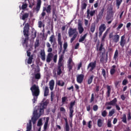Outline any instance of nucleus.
Instances as JSON below:
<instances>
[{"mask_svg": "<svg viewBox=\"0 0 131 131\" xmlns=\"http://www.w3.org/2000/svg\"><path fill=\"white\" fill-rule=\"evenodd\" d=\"M114 113H115V111H114V109H113L109 112L108 116H112Z\"/></svg>", "mask_w": 131, "mask_h": 131, "instance_id": "nucleus-49", "label": "nucleus"}, {"mask_svg": "<svg viewBox=\"0 0 131 131\" xmlns=\"http://www.w3.org/2000/svg\"><path fill=\"white\" fill-rule=\"evenodd\" d=\"M121 3H122V0H116V6L118 9H119L120 5H121Z\"/></svg>", "mask_w": 131, "mask_h": 131, "instance_id": "nucleus-38", "label": "nucleus"}, {"mask_svg": "<svg viewBox=\"0 0 131 131\" xmlns=\"http://www.w3.org/2000/svg\"><path fill=\"white\" fill-rule=\"evenodd\" d=\"M97 65V61H94V62H90L87 67V69H89L90 67L91 68H96V66Z\"/></svg>", "mask_w": 131, "mask_h": 131, "instance_id": "nucleus-17", "label": "nucleus"}, {"mask_svg": "<svg viewBox=\"0 0 131 131\" xmlns=\"http://www.w3.org/2000/svg\"><path fill=\"white\" fill-rule=\"evenodd\" d=\"M87 18H88L89 19H90V18H91V15H90V9H87Z\"/></svg>", "mask_w": 131, "mask_h": 131, "instance_id": "nucleus-61", "label": "nucleus"}, {"mask_svg": "<svg viewBox=\"0 0 131 131\" xmlns=\"http://www.w3.org/2000/svg\"><path fill=\"white\" fill-rule=\"evenodd\" d=\"M106 30V25L105 24H101L99 28V37H101L103 33Z\"/></svg>", "mask_w": 131, "mask_h": 131, "instance_id": "nucleus-9", "label": "nucleus"}, {"mask_svg": "<svg viewBox=\"0 0 131 131\" xmlns=\"http://www.w3.org/2000/svg\"><path fill=\"white\" fill-rule=\"evenodd\" d=\"M126 45V40L125 39V35H122L121 37V39L120 41V46L121 48H124V46Z\"/></svg>", "mask_w": 131, "mask_h": 131, "instance_id": "nucleus-11", "label": "nucleus"}, {"mask_svg": "<svg viewBox=\"0 0 131 131\" xmlns=\"http://www.w3.org/2000/svg\"><path fill=\"white\" fill-rule=\"evenodd\" d=\"M119 83H120V81H116L115 82V85L116 87H117V85H118V84H119Z\"/></svg>", "mask_w": 131, "mask_h": 131, "instance_id": "nucleus-64", "label": "nucleus"}, {"mask_svg": "<svg viewBox=\"0 0 131 131\" xmlns=\"http://www.w3.org/2000/svg\"><path fill=\"white\" fill-rule=\"evenodd\" d=\"M122 119V121L124 122V123H127V121H126V115H125V114H123Z\"/></svg>", "mask_w": 131, "mask_h": 131, "instance_id": "nucleus-39", "label": "nucleus"}, {"mask_svg": "<svg viewBox=\"0 0 131 131\" xmlns=\"http://www.w3.org/2000/svg\"><path fill=\"white\" fill-rule=\"evenodd\" d=\"M70 110V113H69V115H70V118H73V113H74V110H73V108H69Z\"/></svg>", "mask_w": 131, "mask_h": 131, "instance_id": "nucleus-37", "label": "nucleus"}, {"mask_svg": "<svg viewBox=\"0 0 131 131\" xmlns=\"http://www.w3.org/2000/svg\"><path fill=\"white\" fill-rule=\"evenodd\" d=\"M55 86V81L54 80H51L49 82V89L51 91L54 90V86Z\"/></svg>", "mask_w": 131, "mask_h": 131, "instance_id": "nucleus-20", "label": "nucleus"}, {"mask_svg": "<svg viewBox=\"0 0 131 131\" xmlns=\"http://www.w3.org/2000/svg\"><path fill=\"white\" fill-rule=\"evenodd\" d=\"M108 37L111 41L115 43H117L119 41V39H120V36L117 34L113 35V32L110 33Z\"/></svg>", "mask_w": 131, "mask_h": 131, "instance_id": "nucleus-5", "label": "nucleus"}, {"mask_svg": "<svg viewBox=\"0 0 131 131\" xmlns=\"http://www.w3.org/2000/svg\"><path fill=\"white\" fill-rule=\"evenodd\" d=\"M93 110L94 111H97L98 109H99V107L97 105V104L93 106Z\"/></svg>", "mask_w": 131, "mask_h": 131, "instance_id": "nucleus-59", "label": "nucleus"}, {"mask_svg": "<svg viewBox=\"0 0 131 131\" xmlns=\"http://www.w3.org/2000/svg\"><path fill=\"white\" fill-rule=\"evenodd\" d=\"M96 30V24L95 23H92L91 26L90 31L92 33H94Z\"/></svg>", "mask_w": 131, "mask_h": 131, "instance_id": "nucleus-28", "label": "nucleus"}, {"mask_svg": "<svg viewBox=\"0 0 131 131\" xmlns=\"http://www.w3.org/2000/svg\"><path fill=\"white\" fill-rule=\"evenodd\" d=\"M50 120V118L47 117L46 122L44 124L43 128L44 130H47V129L48 128V124H49V121Z\"/></svg>", "mask_w": 131, "mask_h": 131, "instance_id": "nucleus-23", "label": "nucleus"}, {"mask_svg": "<svg viewBox=\"0 0 131 131\" xmlns=\"http://www.w3.org/2000/svg\"><path fill=\"white\" fill-rule=\"evenodd\" d=\"M116 72V70L114 69H111L110 70V74L111 75H113L114 73Z\"/></svg>", "mask_w": 131, "mask_h": 131, "instance_id": "nucleus-52", "label": "nucleus"}, {"mask_svg": "<svg viewBox=\"0 0 131 131\" xmlns=\"http://www.w3.org/2000/svg\"><path fill=\"white\" fill-rule=\"evenodd\" d=\"M75 105V100L73 102H71L70 106L69 108L73 109V107Z\"/></svg>", "mask_w": 131, "mask_h": 131, "instance_id": "nucleus-45", "label": "nucleus"}, {"mask_svg": "<svg viewBox=\"0 0 131 131\" xmlns=\"http://www.w3.org/2000/svg\"><path fill=\"white\" fill-rule=\"evenodd\" d=\"M29 17V13H25L21 16V20H25Z\"/></svg>", "mask_w": 131, "mask_h": 131, "instance_id": "nucleus-33", "label": "nucleus"}, {"mask_svg": "<svg viewBox=\"0 0 131 131\" xmlns=\"http://www.w3.org/2000/svg\"><path fill=\"white\" fill-rule=\"evenodd\" d=\"M78 34V33H77V29L76 28H70L69 30V35L70 36V37H71V36L73 37L71 39V43H72V42H73V41H74V40L75 39V38H76V37H77V35Z\"/></svg>", "mask_w": 131, "mask_h": 131, "instance_id": "nucleus-4", "label": "nucleus"}, {"mask_svg": "<svg viewBox=\"0 0 131 131\" xmlns=\"http://www.w3.org/2000/svg\"><path fill=\"white\" fill-rule=\"evenodd\" d=\"M29 27L30 25L28 23H26L24 27V35L26 37L25 38L24 42L23 44L26 45V48H28V39H29Z\"/></svg>", "mask_w": 131, "mask_h": 131, "instance_id": "nucleus-3", "label": "nucleus"}, {"mask_svg": "<svg viewBox=\"0 0 131 131\" xmlns=\"http://www.w3.org/2000/svg\"><path fill=\"white\" fill-rule=\"evenodd\" d=\"M96 12H97V10H96L91 11V10H90V9H89V14L90 15V16L91 17L94 16V15H95V14H96Z\"/></svg>", "mask_w": 131, "mask_h": 131, "instance_id": "nucleus-41", "label": "nucleus"}, {"mask_svg": "<svg viewBox=\"0 0 131 131\" xmlns=\"http://www.w3.org/2000/svg\"><path fill=\"white\" fill-rule=\"evenodd\" d=\"M52 11V6L48 5L47 7H43V10L41 14L42 17H45L46 14H51V12ZM47 12V13H46Z\"/></svg>", "mask_w": 131, "mask_h": 131, "instance_id": "nucleus-6", "label": "nucleus"}, {"mask_svg": "<svg viewBox=\"0 0 131 131\" xmlns=\"http://www.w3.org/2000/svg\"><path fill=\"white\" fill-rule=\"evenodd\" d=\"M74 65L75 64L73 60H72V58L70 57L68 61V68L69 69V71L72 70V68H73Z\"/></svg>", "mask_w": 131, "mask_h": 131, "instance_id": "nucleus-8", "label": "nucleus"}, {"mask_svg": "<svg viewBox=\"0 0 131 131\" xmlns=\"http://www.w3.org/2000/svg\"><path fill=\"white\" fill-rule=\"evenodd\" d=\"M117 103V98H115L110 102H106L105 106H115Z\"/></svg>", "mask_w": 131, "mask_h": 131, "instance_id": "nucleus-12", "label": "nucleus"}, {"mask_svg": "<svg viewBox=\"0 0 131 131\" xmlns=\"http://www.w3.org/2000/svg\"><path fill=\"white\" fill-rule=\"evenodd\" d=\"M88 5L86 4V3H83L81 5V10H85V9H86V6Z\"/></svg>", "mask_w": 131, "mask_h": 131, "instance_id": "nucleus-51", "label": "nucleus"}, {"mask_svg": "<svg viewBox=\"0 0 131 131\" xmlns=\"http://www.w3.org/2000/svg\"><path fill=\"white\" fill-rule=\"evenodd\" d=\"M64 69V66H58L57 69V75H61L62 74V70Z\"/></svg>", "mask_w": 131, "mask_h": 131, "instance_id": "nucleus-16", "label": "nucleus"}, {"mask_svg": "<svg viewBox=\"0 0 131 131\" xmlns=\"http://www.w3.org/2000/svg\"><path fill=\"white\" fill-rule=\"evenodd\" d=\"M40 55L42 61H46V53L45 52V51L41 50Z\"/></svg>", "mask_w": 131, "mask_h": 131, "instance_id": "nucleus-25", "label": "nucleus"}, {"mask_svg": "<svg viewBox=\"0 0 131 131\" xmlns=\"http://www.w3.org/2000/svg\"><path fill=\"white\" fill-rule=\"evenodd\" d=\"M63 55H61L59 56V60H58V65L60 66H64V63L62 62L63 61Z\"/></svg>", "mask_w": 131, "mask_h": 131, "instance_id": "nucleus-22", "label": "nucleus"}, {"mask_svg": "<svg viewBox=\"0 0 131 131\" xmlns=\"http://www.w3.org/2000/svg\"><path fill=\"white\" fill-rule=\"evenodd\" d=\"M35 79H40V74L38 73L35 74Z\"/></svg>", "mask_w": 131, "mask_h": 131, "instance_id": "nucleus-46", "label": "nucleus"}, {"mask_svg": "<svg viewBox=\"0 0 131 131\" xmlns=\"http://www.w3.org/2000/svg\"><path fill=\"white\" fill-rule=\"evenodd\" d=\"M54 97H55V94L53 92H51V101L53 102L54 101Z\"/></svg>", "mask_w": 131, "mask_h": 131, "instance_id": "nucleus-47", "label": "nucleus"}, {"mask_svg": "<svg viewBox=\"0 0 131 131\" xmlns=\"http://www.w3.org/2000/svg\"><path fill=\"white\" fill-rule=\"evenodd\" d=\"M106 89L107 90L106 95L107 97H110V94H111V86L110 85H107L106 86Z\"/></svg>", "mask_w": 131, "mask_h": 131, "instance_id": "nucleus-27", "label": "nucleus"}, {"mask_svg": "<svg viewBox=\"0 0 131 131\" xmlns=\"http://www.w3.org/2000/svg\"><path fill=\"white\" fill-rule=\"evenodd\" d=\"M101 115L103 117H106V116H107V112L106 111H103L102 112Z\"/></svg>", "mask_w": 131, "mask_h": 131, "instance_id": "nucleus-56", "label": "nucleus"}, {"mask_svg": "<svg viewBox=\"0 0 131 131\" xmlns=\"http://www.w3.org/2000/svg\"><path fill=\"white\" fill-rule=\"evenodd\" d=\"M78 29L79 30V33L80 34H81L82 32H83V31L84 30L83 29V27H82V25L81 24H79L78 26Z\"/></svg>", "mask_w": 131, "mask_h": 131, "instance_id": "nucleus-26", "label": "nucleus"}, {"mask_svg": "<svg viewBox=\"0 0 131 131\" xmlns=\"http://www.w3.org/2000/svg\"><path fill=\"white\" fill-rule=\"evenodd\" d=\"M52 16L53 18L54 19V21L56 22L57 21V14H56V11L55 9H53L52 10Z\"/></svg>", "mask_w": 131, "mask_h": 131, "instance_id": "nucleus-30", "label": "nucleus"}, {"mask_svg": "<svg viewBox=\"0 0 131 131\" xmlns=\"http://www.w3.org/2000/svg\"><path fill=\"white\" fill-rule=\"evenodd\" d=\"M49 103L50 100L48 99L46 100L45 99H43V101L40 103V106H36L37 110L33 112V117L32 118L33 123H34L41 116L42 114H43V111L47 108Z\"/></svg>", "mask_w": 131, "mask_h": 131, "instance_id": "nucleus-1", "label": "nucleus"}, {"mask_svg": "<svg viewBox=\"0 0 131 131\" xmlns=\"http://www.w3.org/2000/svg\"><path fill=\"white\" fill-rule=\"evenodd\" d=\"M40 7H41V0H37V6L36 8H33V10L36 11L37 13H38V12H39V10H40Z\"/></svg>", "mask_w": 131, "mask_h": 131, "instance_id": "nucleus-13", "label": "nucleus"}, {"mask_svg": "<svg viewBox=\"0 0 131 131\" xmlns=\"http://www.w3.org/2000/svg\"><path fill=\"white\" fill-rule=\"evenodd\" d=\"M28 5L27 4H23L21 6L22 10H25V9H27Z\"/></svg>", "mask_w": 131, "mask_h": 131, "instance_id": "nucleus-53", "label": "nucleus"}, {"mask_svg": "<svg viewBox=\"0 0 131 131\" xmlns=\"http://www.w3.org/2000/svg\"><path fill=\"white\" fill-rule=\"evenodd\" d=\"M118 58V50L116 49L114 55L113 59L114 60H115V61H116Z\"/></svg>", "mask_w": 131, "mask_h": 131, "instance_id": "nucleus-32", "label": "nucleus"}, {"mask_svg": "<svg viewBox=\"0 0 131 131\" xmlns=\"http://www.w3.org/2000/svg\"><path fill=\"white\" fill-rule=\"evenodd\" d=\"M35 48H38L39 47V39H36L34 45Z\"/></svg>", "mask_w": 131, "mask_h": 131, "instance_id": "nucleus-44", "label": "nucleus"}, {"mask_svg": "<svg viewBox=\"0 0 131 131\" xmlns=\"http://www.w3.org/2000/svg\"><path fill=\"white\" fill-rule=\"evenodd\" d=\"M57 41L58 44L60 46L59 50L60 52L62 51V47L63 46V41H62V37L61 36V33H59L57 36Z\"/></svg>", "mask_w": 131, "mask_h": 131, "instance_id": "nucleus-10", "label": "nucleus"}, {"mask_svg": "<svg viewBox=\"0 0 131 131\" xmlns=\"http://www.w3.org/2000/svg\"><path fill=\"white\" fill-rule=\"evenodd\" d=\"M83 78H84V75L80 74L77 77V81L78 83H82L83 81Z\"/></svg>", "mask_w": 131, "mask_h": 131, "instance_id": "nucleus-14", "label": "nucleus"}, {"mask_svg": "<svg viewBox=\"0 0 131 131\" xmlns=\"http://www.w3.org/2000/svg\"><path fill=\"white\" fill-rule=\"evenodd\" d=\"M103 49H104V43L101 42V44L100 47L98 46V49L97 50V51H99V52H102L103 50Z\"/></svg>", "mask_w": 131, "mask_h": 131, "instance_id": "nucleus-36", "label": "nucleus"}, {"mask_svg": "<svg viewBox=\"0 0 131 131\" xmlns=\"http://www.w3.org/2000/svg\"><path fill=\"white\" fill-rule=\"evenodd\" d=\"M56 84L58 85V86H63V85H65V82L59 80L56 82Z\"/></svg>", "mask_w": 131, "mask_h": 131, "instance_id": "nucleus-29", "label": "nucleus"}, {"mask_svg": "<svg viewBox=\"0 0 131 131\" xmlns=\"http://www.w3.org/2000/svg\"><path fill=\"white\" fill-rule=\"evenodd\" d=\"M57 58H58V55L56 54L54 57H53V62L54 63H57Z\"/></svg>", "mask_w": 131, "mask_h": 131, "instance_id": "nucleus-58", "label": "nucleus"}, {"mask_svg": "<svg viewBox=\"0 0 131 131\" xmlns=\"http://www.w3.org/2000/svg\"><path fill=\"white\" fill-rule=\"evenodd\" d=\"M67 48H68V43H67V42H64L63 43V53H65L66 52V50H67Z\"/></svg>", "mask_w": 131, "mask_h": 131, "instance_id": "nucleus-42", "label": "nucleus"}, {"mask_svg": "<svg viewBox=\"0 0 131 131\" xmlns=\"http://www.w3.org/2000/svg\"><path fill=\"white\" fill-rule=\"evenodd\" d=\"M31 128H32L31 123H30V124L28 125L27 127V131L31 130Z\"/></svg>", "mask_w": 131, "mask_h": 131, "instance_id": "nucleus-57", "label": "nucleus"}, {"mask_svg": "<svg viewBox=\"0 0 131 131\" xmlns=\"http://www.w3.org/2000/svg\"><path fill=\"white\" fill-rule=\"evenodd\" d=\"M50 93V90L49 89V87L48 86H45L44 90V97H48L49 96V94Z\"/></svg>", "mask_w": 131, "mask_h": 131, "instance_id": "nucleus-21", "label": "nucleus"}, {"mask_svg": "<svg viewBox=\"0 0 131 131\" xmlns=\"http://www.w3.org/2000/svg\"><path fill=\"white\" fill-rule=\"evenodd\" d=\"M61 100H62V103H65V102L67 101V97L66 96L62 97Z\"/></svg>", "mask_w": 131, "mask_h": 131, "instance_id": "nucleus-60", "label": "nucleus"}, {"mask_svg": "<svg viewBox=\"0 0 131 131\" xmlns=\"http://www.w3.org/2000/svg\"><path fill=\"white\" fill-rule=\"evenodd\" d=\"M66 121V131H69V124H68V122H67V119H65Z\"/></svg>", "mask_w": 131, "mask_h": 131, "instance_id": "nucleus-40", "label": "nucleus"}, {"mask_svg": "<svg viewBox=\"0 0 131 131\" xmlns=\"http://www.w3.org/2000/svg\"><path fill=\"white\" fill-rule=\"evenodd\" d=\"M123 26V24H120L117 28V30H119Z\"/></svg>", "mask_w": 131, "mask_h": 131, "instance_id": "nucleus-63", "label": "nucleus"}, {"mask_svg": "<svg viewBox=\"0 0 131 131\" xmlns=\"http://www.w3.org/2000/svg\"><path fill=\"white\" fill-rule=\"evenodd\" d=\"M114 14H113V8H111L108 9L107 11V14L106 16L105 19L106 21H109V20H111L112 19H113V16Z\"/></svg>", "mask_w": 131, "mask_h": 131, "instance_id": "nucleus-7", "label": "nucleus"}, {"mask_svg": "<svg viewBox=\"0 0 131 131\" xmlns=\"http://www.w3.org/2000/svg\"><path fill=\"white\" fill-rule=\"evenodd\" d=\"M101 70V75L103 76L104 79H106L107 76H106V70H105L104 69H102Z\"/></svg>", "mask_w": 131, "mask_h": 131, "instance_id": "nucleus-35", "label": "nucleus"}, {"mask_svg": "<svg viewBox=\"0 0 131 131\" xmlns=\"http://www.w3.org/2000/svg\"><path fill=\"white\" fill-rule=\"evenodd\" d=\"M54 39H55V35H52L49 38V41H50L51 43H53Z\"/></svg>", "mask_w": 131, "mask_h": 131, "instance_id": "nucleus-43", "label": "nucleus"}, {"mask_svg": "<svg viewBox=\"0 0 131 131\" xmlns=\"http://www.w3.org/2000/svg\"><path fill=\"white\" fill-rule=\"evenodd\" d=\"M94 100H95V95L93 93L91 95L90 103H93V102H94Z\"/></svg>", "mask_w": 131, "mask_h": 131, "instance_id": "nucleus-50", "label": "nucleus"}, {"mask_svg": "<svg viewBox=\"0 0 131 131\" xmlns=\"http://www.w3.org/2000/svg\"><path fill=\"white\" fill-rule=\"evenodd\" d=\"M33 54H32L31 56H29L27 63L28 64H31L32 63V60H33Z\"/></svg>", "mask_w": 131, "mask_h": 131, "instance_id": "nucleus-34", "label": "nucleus"}, {"mask_svg": "<svg viewBox=\"0 0 131 131\" xmlns=\"http://www.w3.org/2000/svg\"><path fill=\"white\" fill-rule=\"evenodd\" d=\"M37 126H41L42 125V121H41V119H39L37 123Z\"/></svg>", "mask_w": 131, "mask_h": 131, "instance_id": "nucleus-55", "label": "nucleus"}, {"mask_svg": "<svg viewBox=\"0 0 131 131\" xmlns=\"http://www.w3.org/2000/svg\"><path fill=\"white\" fill-rule=\"evenodd\" d=\"M104 124V120L99 119L97 121V125L98 127H102L103 124Z\"/></svg>", "mask_w": 131, "mask_h": 131, "instance_id": "nucleus-24", "label": "nucleus"}, {"mask_svg": "<svg viewBox=\"0 0 131 131\" xmlns=\"http://www.w3.org/2000/svg\"><path fill=\"white\" fill-rule=\"evenodd\" d=\"M52 58H53V53H49L47 56L46 61L47 63H50L52 61Z\"/></svg>", "mask_w": 131, "mask_h": 131, "instance_id": "nucleus-19", "label": "nucleus"}, {"mask_svg": "<svg viewBox=\"0 0 131 131\" xmlns=\"http://www.w3.org/2000/svg\"><path fill=\"white\" fill-rule=\"evenodd\" d=\"M32 38L34 39L36 37V31H34V32H32Z\"/></svg>", "mask_w": 131, "mask_h": 131, "instance_id": "nucleus-48", "label": "nucleus"}, {"mask_svg": "<svg viewBox=\"0 0 131 131\" xmlns=\"http://www.w3.org/2000/svg\"><path fill=\"white\" fill-rule=\"evenodd\" d=\"M94 77H95V76L94 75H91L89 76L87 80L88 84H91V83L93 82Z\"/></svg>", "mask_w": 131, "mask_h": 131, "instance_id": "nucleus-18", "label": "nucleus"}, {"mask_svg": "<svg viewBox=\"0 0 131 131\" xmlns=\"http://www.w3.org/2000/svg\"><path fill=\"white\" fill-rule=\"evenodd\" d=\"M128 83V81L126 79H124L122 81V85H126Z\"/></svg>", "mask_w": 131, "mask_h": 131, "instance_id": "nucleus-54", "label": "nucleus"}, {"mask_svg": "<svg viewBox=\"0 0 131 131\" xmlns=\"http://www.w3.org/2000/svg\"><path fill=\"white\" fill-rule=\"evenodd\" d=\"M104 11H105V8H102L99 12L98 16H97V20H101L103 18V15L104 14Z\"/></svg>", "mask_w": 131, "mask_h": 131, "instance_id": "nucleus-15", "label": "nucleus"}, {"mask_svg": "<svg viewBox=\"0 0 131 131\" xmlns=\"http://www.w3.org/2000/svg\"><path fill=\"white\" fill-rule=\"evenodd\" d=\"M108 34V31H106L105 33L103 34L102 37L101 38V42H105V39L106 38V36Z\"/></svg>", "mask_w": 131, "mask_h": 131, "instance_id": "nucleus-31", "label": "nucleus"}, {"mask_svg": "<svg viewBox=\"0 0 131 131\" xmlns=\"http://www.w3.org/2000/svg\"><path fill=\"white\" fill-rule=\"evenodd\" d=\"M131 119V113L130 112H128L127 114V120H130Z\"/></svg>", "mask_w": 131, "mask_h": 131, "instance_id": "nucleus-62", "label": "nucleus"}, {"mask_svg": "<svg viewBox=\"0 0 131 131\" xmlns=\"http://www.w3.org/2000/svg\"><path fill=\"white\" fill-rule=\"evenodd\" d=\"M30 90L31 91L32 96L34 97L33 99H32V102L33 104H34L35 103V102L37 101V97H38V96H39V94H40L39 87L38 86V85L34 84L31 87Z\"/></svg>", "mask_w": 131, "mask_h": 131, "instance_id": "nucleus-2", "label": "nucleus"}]
</instances>
